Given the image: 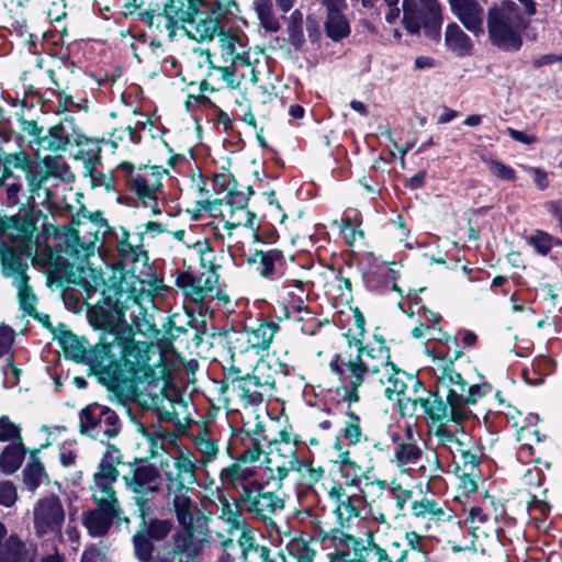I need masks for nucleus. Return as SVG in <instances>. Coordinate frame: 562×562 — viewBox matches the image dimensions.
Instances as JSON below:
<instances>
[{
  "instance_id": "a878e982",
  "label": "nucleus",
  "mask_w": 562,
  "mask_h": 562,
  "mask_svg": "<svg viewBox=\"0 0 562 562\" xmlns=\"http://www.w3.org/2000/svg\"><path fill=\"white\" fill-rule=\"evenodd\" d=\"M217 282L218 276L214 272H202L200 276L181 272L176 280V284L194 302H202L214 291Z\"/></svg>"
},
{
  "instance_id": "052dcab7",
  "label": "nucleus",
  "mask_w": 562,
  "mask_h": 562,
  "mask_svg": "<svg viewBox=\"0 0 562 562\" xmlns=\"http://www.w3.org/2000/svg\"><path fill=\"white\" fill-rule=\"evenodd\" d=\"M248 327H245L240 331H234L232 336H229V346L234 352L244 353L251 349L250 338H249Z\"/></svg>"
},
{
  "instance_id": "6ab92c4d",
  "label": "nucleus",
  "mask_w": 562,
  "mask_h": 562,
  "mask_svg": "<svg viewBox=\"0 0 562 562\" xmlns=\"http://www.w3.org/2000/svg\"><path fill=\"white\" fill-rule=\"evenodd\" d=\"M206 527L180 526L171 536L170 549L182 560L194 562L202 552Z\"/></svg>"
},
{
  "instance_id": "cd10ccee",
  "label": "nucleus",
  "mask_w": 562,
  "mask_h": 562,
  "mask_svg": "<svg viewBox=\"0 0 562 562\" xmlns=\"http://www.w3.org/2000/svg\"><path fill=\"white\" fill-rule=\"evenodd\" d=\"M85 225L81 228L72 229L66 238L65 252L75 257L79 262L85 263L89 261L91 256H94L95 241L98 240L97 234L88 233V236L81 235Z\"/></svg>"
},
{
  "instance_id": "423d86ee",
  "label": "nucleus",
  "mask_w": 562,
  "mask_h": 562,
  "mask_svg": "<svg viewBox=\"0 0 562 562\" xmlns=\"http://www.w3.org/2000/svg\"><path fill=\"white\" fill-rule=\"evenodd\" d=\"M190 7L189 19L181 25V30L191 38L203 42L212 40L227 25L224 20L233 15V8L237 9L235 1L202 2L186 0V7Z\"/></svg>"
},
{
  "instance_id": "9b49d317",
  "label": "nucleus",
  "mask_w": 562,
  "mask_h": 562,
  "mask_svg": "<svg viewBox=\"0 0 562 562\" xmlns=\"http://www.w3.org/2000/svg\"><path fill=\"white\" fill-rule=\"evenodd\" d=\"M66 513L60 498L49 495L40 498L33 507V526L38 537L52 536L61 541Z\"/></svg>"
},
{
  "instance_id": "ddd939ff",
  "label": "nucleus",
  "mask_w": 562,
  "mask_h": 562,
  "mask_svg": "<svg viewBox=\"0 0 562 562\" xmlns=\"http://www.w3.org/2000/svg\"><path fill=\"white\" fill-rule=\"evenodd\" d=\"M318 538L329 541L333 549L328 553L329 562H367L366 543L362 539L338 529L328 532L323 528H319Z\"/></svg>"
},
{
  "instance_id": "4c0bfd02",
  "label": "nucleus",
  "mask_w": 562,
  "mask_h": 562,
  "mask_svg": "<svg viewBox=\"0 0 562 562\" xmlns=\"http://www.w3.org/2000/svg\"><path fill=\"white\" fill-rule=\"evenodd\" d=\"M396 271L390 267H378L372 270L368 277L367 282L370 288L380 291H398L400 289L396 284Z\"/></svg>"
},
{
  "instance_id": "e433bc0d",
  "label": "nucleus",
  "mask_w": 562,
  "mask_h": 562,
  "mask_svg": "<svg viewBox=\"0 0 562 562\" xmlns=\"http://www.w3.org/2000/svg\"><path fill=\"white\" fill-rule=\"evenodd\" d=\"M268 462L276 468L279 480H283L292 471H300L302 467V462L299 460L295 449L288 443L284 445L283 454L272 453Z\"/></svg>"
},
{
  "instance_id": "bf43d9fd",
  "label": "nucleus",
  "mask_w": 562,
  "mask_h": 562,
  "mask_svg": "<svg viewBox=\"0 0 562 562\" xmlns=\"http://www.w3.org/2000/svg\"><path fill=\"white\" fill-rule=\"evenodd\" d=\"M221 517L234 527H238L241 521V509L236 504H231L226 497H220Z\"/></svg>"
},
{
  "instance_id": "f8f14e48",
  "label": "nucleus",
  "mask_w": 562,
  "mask_h": 562,
  "mask_svg": "<svg viewBox=\"0 0 562 562\" xmlns=\"http://www.w3.org/2000/svg\"><path fill=\"white\" fill-rule=\"evenodd\" d=\"M120 463V450L113 445H109L93 474L92 499L119 502L114 484L120 475L116 468Z\"/></svg>"
},
{
  "instance_id": "20e7f679",
  "label": "nucleus",
  "mask_w": 562,
  "mask_h": 562,
  "mask_svg": "<svg viewBox=\"0 0 562 562\" xmlns=\"http://www.w3.org/2000/svg\"><path fill=\"white\" fill-rule=\"evenodd\" d=\"M167 171L157 166L136 167L130 161L119 164L114 169L116 182H122L126 191L133 194L144 206L160 214L158 200L162 198V179Z\"/></svg>"
},
{
  "instance_id": "7c9ffc66",
  "label": "nucleus",
  "mask_w": 562,
  "mask_h": 562,
  "mask_svg": "<svg viewBox=\"0 0 562 562\" xmlns=\"http://www.w3.org/2000/svg\"><path fill=\"white\" fill-rule=\"evenodd\" d=\"M445 44L458 57L470 56L473 52L472 40L454 22L449 23L446 27Z\"/></svg>"
},
{
  "instance_id": "79ce46f5",
  "label": "nucleus",
  "mask_w": 562,
  "mask_h": 562,
  "mask_svg": "<svg viewBox=\"0 0 562 562\" xmlns=\"http://www.w3.org/2000/svg\"><path fill=\"white\" fill-rule=\"evenodd\" d=\"M364 505L366 499L363 495H347L339 504H337L335 512L341 522L349 521L350 518L360 516Z\"/></svg>"
},
{
  "instance_id": "603ef678",
  "label": "nucleus",
  "mask_w": 562,
  "mask_h": 562,
  "mask_svg": "<svg viewBox=\"0 0 562 562\" xmlns=\"http://www.w3.org/2000/svg\"><path fill=\"white\" fill-rule=\"evenodd\" d=\"M528 244L531 245L539 255L546 256L553 245L562 246V240L553 238L544 231H536L535 234L528 237Z\"/></svg>"
},
{
  "instance_id": "0e129e2a",
  "label": "nucleus",
  "mask_w": 562,
  "mask_h": 562,
  "mask_svg": "<svg viewBox=\"0 0 562 562\" xmlns=\"http://www.w3.org/2000/svg\"><path fill=\"white\" fill-rule=\"evenodd\" d=\"M366 559L371 562H393L387 551L370 539L366 543Z\"/></svg>"
},
{
  "instance_id": "69168bd1",
  "label": "nucleus",
  "mask_w": 562,
  "mask_h": 562,
  "mask_svg": "<svg viewBox=\"0 0 562 562\" xmlns=\"http://www.w3.org/2000/svg\"><path fill=\"white\" fill-rule=\"evenodd\" d=\"M485 164L488 167V170L497 178L502 180H515L516 173L515 170L503 162L494 159H484Z\"/></svg>"
},
{
  "instance_id": "f3484780",
  "label": "nucleus",
  "mask_w": 562,
  "mask_h": 562,
  "mask_svg": "<svg viewBox=\"0 0 562 562\" xmlns=\"http://www.w3.org/2000/svg\"><path fill=\"white\" fill-rule=\"evenodd\" d=\"M95 508L82 515V524L92 537H103L108 533L113 521L121 515L120 502L93 499Z\"/></svg>"
},
{
  "instance_id": "338daca9",
  "label": "nucleus",
  "mask_w": 562,
  "mask_h": 562,
  "mask_svg": "<svg viewBox=\"0 0 562 562\" xmlns=\"http://www.w3.org/2000/svg\"><path fill=\"white\" fill-rule=\"evenodd\" d=\"M18 440L21 441L20 428L13 424L7 416L0 418V441Z\"/></svg>"
},
{
  "instance_id": "a19ab883",
  "label": "nucleus",
  "mask_w": 562,
  "mask_h": 562,
  "mask_svg": "<svg viewBox=\"0 0 562 562\" xmlns=\"http://www.w3.org/2000/svg\"><path fill=\"white\" fill-rule=\"evenodd\" d=\"M236 383L239 396L247 404H258L263 401V393L266 391L262 389V386H259L252 374H247L246 376L237 379Z\"/></svg>"
},
{
  "instance_id": "c756f323",
  "label": "nucleus",
  "mask_w": 562,
  "mask_h": 562,
  "mask_svg": "<svg viewBox=\"0 0 562 562\" xmlns=\"http://www.w3.org/2000/svg\"><path fill=\"white\" fill-rule=\"evenodd\" d=\"M411 509L416 519L427 520L428 522H439L450 518L446 504L434 498L423 497L419 501H414Z\"/></svg>"
},
{
  "instance_id": "6e6552de",
  "label": "nucleus",
  "mask_w": 562,
  "mask_h": 562,
  "mask_svg": "<svg viewBox=\"0 0 562 562\" xmlns=\"http://www.w3.org/2000/svg\"><path fill=\"white\" fill-rule=\"evenodd\" d=\"M435 387L440 396L450 407V417L456 420H467L471 416V411L462 406V396H465L467 382L456 370L452 362L439 364L435 369Z\"/></svg>"
},
{
  "instance_id": "412c9836",
  "label": "nucleus",
  "mask_w": 562,
  "mask_h": 562,
  "mask_svg": "<svg viewBox=\"0 0 562 562\" xmlns=\"http://www.w3.org/2000/svg\"><path fill=\"white\" fill-rule=\"evenodd\" d=\"M173 468L176 473L166 472L165 476L167 480V490L172 485L173 487H180L179 485L192 484L196 481V470L200 461L194 457L193 452L189 449L178 448L177 452L172 457Z\"/></svg>"
},
{
  "instance_id": "e2e57ef3",
  "label": "nucleus",
  "mask_w": 562,
  "mask_h": 562,
  "mask_svg": "<svg viewBox=\"0 0 562 562\" xmlns=\"http://www.w3.org/2000/svg\"><path fill=\"white\" fill-rule=\"evenodd\" d=\"M488 520V515L480 506H472L467 512V517L463 524L469 529H479L481 525H484Z\"/></svg>"
},
{
  "instance_id": "a18cd8bd",
  "label": "nucleus",
  "mask_w": 562,
  "mask_h": 562,
  "mask_svg": "<svg viewBox=\"0 0 562 562\" xmlns=\"http://www.w3.org/2000/svg\"><path fill=\"white\" fill-rule=\"evenodd\" d=\"M43 165L46 169L44 173L47 175V178L52 176L65 182H70L75 179L69 165L60 156H47L44 158Z\"/></svg>"
},
{
  "instance_id": "de8ad7c7",
  "label": "nucleus",
  "mask_w": 562,
  "mask_h": 562,
  "mask_svg": "<svg viewBox=\"0 0 562 562\" xmlns=\"http://www.w3.org/2000/svg\"><path fill=\"white\" fill-rule=\"evenodd\" d=\"M252 5L260 24L266 31L278 32L280 30V23L273 13L271 0H254Z\"/></svg>"
},
{
  "instance_id": "c03bdc74",
  "label": "nucleus",
  "mask_w": 562,
  "mask_h": 562,
  "mask_svg": "<svg viewBox=\"0 0 562 562\" xmlns=\"http://www.w3.org/2000/svg\"><path fill=\"white\" fill-rule=\"evenodd\" d=\"M193 442L196 450L201 453V458L198 460L202 465H205L216 459L218 454V446L209 431L203 430L193 436Z\"/></svg>"
},
{
  "instance_id": "8fccbe9b",
  "label": "nucleus",
  "mask_w": 562,
  "mask_h": 562,
  "mask_svg": "<svg viewBox=\"0 0 562 562\" xmlns=\"http://www.w3.org/2000/svg\"><path fill=\"white\" fill-rule=\"evenodd\" d=\"M251 374L257 380L259 386H262L266 392H270L276 387L277 371L272 369L268 361L260 360Z\"/></svg>"
},
{
  "instance_id": "5701e85b",
  "label": "nucleus",
  "mask_w": 562,
  "mask_h": 562,
  "mask_svg": "<svg viewBox=\"0 0 562 562\" xmlns=\"http://www.w3.org/2000/svg\"><path fill=\"white\" fill-rule=\"evenodd\" d=\"M450 10L474 36L484 34V8L477 0H448Z\"/></svg>"
},
{
  "instance_id": "5fc2aeb1",
  "label": "nucleus",
  "mask_w": 562,
  "mask_h": 562,
  "mask_svg": "<svg viewBox=\"0 0 562 562\" xmlns=\"http://www.w3.org/2000/svg\"><path fill=\"white\" fill-rule=\"evenodd\" d=\"M134 552L139 562H151L154 559V543L144 533H136L133 537Z\"/></svg>"
},
{
  "instance_id": "58836bf2",
  "label": "nucleus",
  "mask_w": 562,
  "mask_h": 562,
  "mask_svg": "<svg viewBox=\"0 0 562 562\" xmlns=\"http://www.w3.org/2000/svg\"><path fill=\"white\" fill-rule=\"evenodd\" d=\"M283 254L281 250L272 249L269 251H256L251 261L257 265V271L265 278H273L276 268L281 265Z\"/></svg>"
},
{
  "instance_id": "4468645a",
  "label": "nucleus",
  "mask_w": 562,
  "mask_h": 562,
  "mask_svg": "<svg viewBox=\"0 0 562 562\" xmlns=\"http://www.w3.org/2000/svg\"><path fill=\"white\" fill-rule=\"evenodd\" d=\"M220 49L223 59L234 68L249 66L248 38L236 27L226 26L218 33Z\"/></svg>"
},
{
  "instance_id": "bb28decb",
  "label": "nucleus",
  "mask_w": 562,
  "mask_h": 562,
  "mask_svg": "<svg viewBox=\"0 0 562 562\" xmlns=\"http://www.w3.org/2000/svg\"><path fill=\"white\" fill-rule=\"evenodd\" d=\"M424 454L423 449L414 438L412 427L406 426V441L398 442L393 448L392 462L403 473H409L419 463Z\"/></svg>"
},
{
  "instance_id": "c9c22d12",
  "label": "nucleus",
  "mask_w": 562,
  "mask_h": 562,
  "mask_svg": "<svg viewBox=\"0 0 562 562\" xmlns=\"http://www.w3.org/2000/svg\"><path fill=\"white\" fill-rule=\"evenodd\" d=\"M47 175L43 171L27 170L26 180L30 196L27 204L34 206L35 204H45L50 200V193L43 184L47 180Z\"/></svg>"
},
{
  "instance_id": "7ed1b4c3",
  "label": "nucleus",
  "mask_w": 562,
  "mask_h": 562,
  "mask_svg": "<svg viewBox=\"0 0 562 562\" xmlns=\"http://www.w3.org/2000/svg\"><path fill=\"white\" fill-rule=\"evenodd\" d=\"M257 465L231 464L222 469L220 480L226 488L237 492V505L252 518L272 524L271 516L283 508V501L273 492L265 491L259 482Z\"/></svg>"
},
{
  "instance_id": "49530a36",
  "label": "nucleus",
  "mask_w": 562,
  "mask_h": 562,
  "mask_svg": "<svg viewBox=\"0 0 562 562\" xmlns=\"http://www.w3.org/2000/svg\"><path fill=\"white\" fill-rule=\"evenodd\" d=\"M537 432L531 429H521L518 435V440L521 441V446L517 451V459L522 463H541V451L536 449L532 443L528 441L529 436H536Z\"/></svg>"
},
{
  "instance_id": "4d7b16f0",
  "label": "nucleus",
  "mask_w": 562,
  "mask_h": 562,
  "mask_svg": "<svg viewBox=\"0 0 562 562\" xmlns=\"http://www.w3.org/2000/svg\"><path fill=\"white\" fill-rule=\"evenodd\" d=\"M248 443H246L245 449L238 454L237 462L234 464H244L248 465L247 463H254L259 461L260 457L262 456V449L260 445L251 437L247 435Z\"/></svg>"
},
{
  "instance_id": "774afa93",
  "label": "nucleus",
  "mask_w": 562,
  "mask_h": 562,
  "mask_svg": "<svg viewBox=\"0 0 562 562\" xmlns=\"http://www.w3.org/2000/svg\"><path fill=\"white\" fill-rule=\"evenodd\" d=\"M109 560L105 552L98 544L87 547L80 558V562H108Z\"/></svg>"
},
{
  "instance_id": "b1692460",
  "label": "nucleus",
  "mask_w": 562,
  "mask_h": 562,
  "mask_svg": "<svg viewBox=\"0 0 562 562\" xmlns=\"http://www.w3.org/2000/svg\"><path fill=\"white\" fill-rule=\"evenodd\" d=\"M108 241L113 245L124 262L137 261L143 250V233H130L124 227H113L108 232Z\"/></svg>"
},
{
  "instance_id": "3c124183",
  "label": "nucleus",
  "mask_w": 562,
  "mask_h": 562,
  "mask_svg": "<svg viewBox=\"0 0 562 562\" xmlns=\"http://www.w3.org/2000/svg\"><path fill=\"white\" fill-rule=\"evenodd\" d=\"M193 251L199 256L200 265L206 272L216 273V252L207 240L196 241L193 245Z\"/></svg>"
},
{
  "instance_id": "6e6d98bb",
  "label": "nucleus",
  "mask_w": 562,
  "mask_h": 562,
  "mask_svg": "<svg viewBox=\"0 0 562 562\" xmlns=\"http://www.w3.org/2000/svg\"><path fill=\"white\" fill-rule=\"evenodd\" d=\"M173 528L171 519H150L147 524V537L155 541H162L168 537Z\"/></svg>"
},
{
  "instance_id": "aec40b11",
  "label": "nucleus",
  "mask_w": 562,
  "mask_h": 562,
  "mask_svg": "<svg viewBox=\"0 0 562 562\" xmlns=\"http://www.w3.org/2000/svg\"><path fill=\"white\" fill-rule=\"evenodd\" d=\"M186 0H125V14H133L137 9L158 12V23L171 25L170 19L184 16Z\"/></svg>"
},
{
  "instance_id": "f03ea898",
  "label": "nucleus",
  "mask_w": 562,
  "mask_h": 562,
  "mask_svg": "<svg viewBox=\"0 0 562 562\" xmlns=\"http://www.w3.org/2000/svg\"><path fill=\"white\" fill-rule=\"evenodd\" d=\"M149 345L136 341L131 333H104L99 344L89 352L90 364L108 373L115 381L122 379L125 370L139 382L153 383L158 380L149 366Z\"/></svg>"
},
{
  "instance_id": "dca6fc26",
  "label": "nucleus",
  "mask_w": 562,
  "mask_h": 562,
  "mask_svg": "<svg viewBox=\"0 0 562 562\" xmlns=\"http://www.w3.org/2000/svg\"><path fill=\"white\" fill-rule=\"evenodd\" d=\"M462 422L451 417V420L441 422L432 427L431 434L438 447L447 449L453 456L458 453L461 458H467L470 437L462 428Z\"/></svg>"
},
{
  "instance_id": "0eeeda50",
  "label": "nucleus",
  "mask_w": 562,
  "mask_h": 562,
  "mask_svg": "<svg viewBox=\"0 0 562 562\" xmlns=\"http://www.w3.org/2000/svg\"><path fill=\"white\" fill-rule=\"evenodd\" d=\"M441 23V7L438 0L403 1V24L408 33L417 34L423 29L426 36L439 40Z\"/></svg>"
},
{
  "instance_id": "72a5a7b5",
  "label": "nucleus",
  "mask_w": 562,
  "mask_h": 562,
  "mask_svg": "<svg viewBox=\"0 0 562 562\" xmlns=\"http://www.w3.org/2000/svg\"><path fill=\"white\" fill-rule=\"evenodd\" d=\"M346 9H333L327 11L324 23L326 35L339 42L349 36L351 30L347 16L344 14Z\"/></svg>"
},
{
  "instance_id": "c85d7f7f",
  "label": "nucleus",
  "mask_w": 562,
  "mask_h": 562,
  "mask_svg": "<svg viewBox=\"0 0 562 562\" xmlns=\"http://www.w3.org/2000/svg\"><path fill=\"white\" fill-rule=\"evenodd\" d=\"M223 204L222 200L215 201H204L202 203V209L212 213L213 216H216L218 212L223 217L225 224V228L233 229L239 226L252 227L256 215L250 212L248 209H239V210H220V206Z\"/></svg>"
},
{
  "instance_id": "680f3d73",
  "label": "nucleus",
  "mask_w": 562,
  "mask_h": 562,
  "mask_svg": "<svg viewBox=\"0 0 562 562\" xmlns=\"http://www.w3.org/2000/svg\"><path fill=\"white\" fill-rule=\"evenodd\" d=\"M359 422V417L352 413L349 415V419L346 422L344 428V438L352 445L360 442L362 437V431Z\"/></svg>"
},
{
  "instance_id": "13d9d810",
  "label": "nucleus",
  "mask_w": 562,
  "mask_h": 562,
  "mask_svg": "<svg viewBox=\"0 0 562 562\" xmlns=\"http://www.w3.org/2000/svg\"><path fill=\"white\" fill-rule=\"evenodd\" d=\"M78 158L83 160V175L87 177L94 169L102 167L101 148L94 146L86 151L80 150Z\"/></svg>"
},
{
  "instance_id": "ea45409f",
  "label": "nucleus",
  "mask_w": 562,
  "mask_h": 562,
  "mask_svg": "<svg viewBox=\"0 0 562 562\" xmlns=\"http://www.w3.org/2000/svg\"><path fill=\"white\" fill-rule=\"evenodd\" d=\"M25 449L21 441L7 446L0 454V469L5 474L14 473L22 464Z\"/></svg>"
},
{
  "instance_id": "f704fd0d",
  "label": "nucleus",
  "mask_w": 562,
  "mask_h": 562,
  "mask_svg": "<svg viewBox=\"0 0 562 562\" xmlns=\"http://www.w3.org/2000/svg\"><path fill=\"white\" fill-rule=\"evenodd\" d=\"M445 396H440L438 391L435 390L426 398H416L412 402L413 406L419 405L425 414H427L432 420L441 422L448 417L450 412L449 404L443 401Z\"/></svg>"
},
{
  "instance_id": "1a4fd4ad",
  "label": "nucleus",
  "mask_w": 562,
  "mask_h": 562,
  "mask_svg": "<svg viewBox=\"0 0 562 562\" xmlns=\"http://www.w3.org/2000/svg\"><path fill=\"white\" fill-rule=\"evenodd\" d=\"M24 247L23 244H19L2 250L1 262L4 276L13 278L22 310L31 315L35 312L36 296L27 284L29 277L25 274L27 263L15 251L23 252Z\"/></svg>"
},
{
  "instance_id": "864d4df0",
  "label": "nucleus",
  "mask_w": 562,
  "mask_h": 562,
  "mask_svg": "<svg viewBox=\"0 0 562 562\" xmlns=\"http://www.w3.org/2000/svg\"><path fill=\"white\" fill-rule=\"evenodd\" d=\"M46 479L44 465L40 461L27 464L23 470V482L26 487L34 492Z\"/></svg>"
},
{
  "instance_id": "2f4dec72",
  "label": "nucleus",
  "mask_w": 562,
  "mask_h": 562,
  "mask_svg": "<svg viewBox=\"0 0 562 562\" xmlns=\"http://www.w3.org/2000/svg\"><path fill=\"white\" fill-rule=\"evenodd\" d=\"M279 330V325L272 319L261 318L256 327L248 328L251 349H269L273 337Z\"/></svg>"
},
{
  "instance_id": "f257e3e1",
  "label": "nucleus",
  "mask_w": 562,
  "mask_h": 562,
  "mask_svg": "<svg viewBox=\"0 0 562 562\" xmlns=\"http://www.w3.org/2000/svg\"><path fill=\"white\" fill-rule=\"evenodd\" d=\"M329 367L345 384L346 398L349 402L359 400L358 389L362 385L363 379L374 378L380 369V375L386 376L381 393L391 401L396 400L403 412L406 408L402 398L407 387L406 374L391 362L390 350L385 346L379 344L363 347L360 339L345 336Z\"/></svg>"
},
{
  "instance_id": "4be33fe9",
  "label": "nucleus",
  "mask_w": 562,
  "mask_h": 562,
  "mask_svg": "<svg viewBox=\"0 0 562 562\" xmlns=\"http://www.w3.org/2000/svg\"><path fill=\"white\" fill-rule=\"evenodd\" d=\"M82 138L83 135L76 132L74 121L66 119L49 127L47 133L37 142V145L47 150L58 151L65 150L72 143L80 145Z\"/></svg>"
},
{
  "instance_id": "09e8293b",
  "label": "nucleus",
  "mask_w": 562,
  "mask_h": 562,
  "mask_svg": "<svg viewBox=\"0 0 562 562\" xmlns=\"http://www.w3.org/2000/svg\"><path fill=\"white\" fill-rule=\"evenodd\" d=\"M296 286L300 290V294H297V300L294 301L291 305L293 310L292 314L288 312L289 317H295L296 321H306L312 319V313L304 305V301L307 297L305 285L302 281L291 280L286 282V288Z\"/></svg>"
},
{
  "instance_id": "2eb2a0df",
  "label": "nucleus",
  "mask_w": 562,
  "mask_h": 562,
  "mask_svg": "<svg viewBox=\"0 0 562 562\" xmlns=\"http://www.w3.org/2000/svg\"><path fill=\"white\" fill-rule=\"evenodd\" d=\"M173 485L167 490L171 496V504L179 526L206 527L207 519L198 504L190 497V488L187 485Z\"/></svg>"
},
{
  "instance_id": "37998d69",
  "label": "nucleus",
  "mask_w": 562,
  "mask_h": 562,
  "mask_svg": "<svg viewBox=\"0 0 562 562\" xmlns=\"http://www.w3.org/2000/svg\"><path fill=\"white\" fill-rule=\"evenodd\" d=\"M78 283L85 286L89 296L104 284L101 270L92 268L90 261L78 263Z\"/></svg>"
},
{
  "instance_id": "39448f33",
  "label": "nucleus",
  "mask_w": 562,
  "mask_h": 562,
  "mask_svg": "<svg viewBox=\"0 0 562 562\" xmlns=\"http://www.w3.org/2000/svg\"><path fill=\"white\" fill-rule=\"evenodd\" d=\"M486 22L488 40L493 46L504 52L520 49L526 24L514 1L505 0L491 7L487 10Z\"/></svg>"
},
{
  "instance_id": "393cba45",
  "label": "nucleus",
  "mask_w": 562,
  "mask_h": 562,
  "mask_svg": "<svg viewBox=\"0 0 562 562\" xmlns=\"http://www.w3.org/2000/svg\"><path fill=\"white\" fill-rule=\"evenodd\" d=\"M90 324L105 333H121L119 327L124 322V313L110 297L91 307L88 312Z\"/></svg>"
},
{
  "instance_id": "a211bd4d",
  "label": "nucleus",
  "mask_w": 562,
  "mask_h": 562,
  "mask_svg": "<svg viewBox=\"0 0 562 562\" xmlns=\"http://www.w3.org/2000/svg\"><path fill=\"white\" fill-rule=\"evenodd\" d=\"M123 479L134 496L158 495L161 492L160 471L151 463L136 465Z\"/></svg>"
},
{
  "instance_id": "9d476101",
  "label": "nucleus",
  "mask_w": 562,
  "mask_h": 562,
  "mask_svg": "<svg viewBox=\"0 0 562 562\" xmlns=\"http://www.w3.org/2000/svg\"><path fill=\"white\" fill-rule=\"evenodd\" d=\"M80 432L104 442V439L117 436L121 422L117 414L108 406L92 403L81 409Z\"/></svg>"
},
{
  "instance_id": "473e14b6",
  "label": "nucleus",
  "mask_w": 562,
  "mask_h": 562,
  "mask_svg": "<svg viewBox=\"0 0 562 562\" xmlns=\"http://www.w3.org/2000/svg\"><path fill=\"white\" fill-rule=\"evenodd\" d=\"M33 555V550L16 535L9 536L0 544V562H26Z\"/></svg>"
}]
</instances>
